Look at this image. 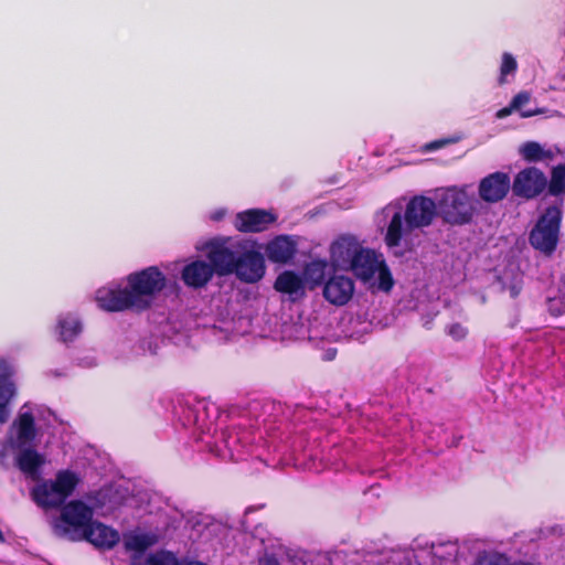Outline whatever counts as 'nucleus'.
Wrapping results in <instances>:
<instances>
[{
  "label": "nucleus",
  "instance_id": "29",
  "mask_svg": "<svg viewBox=\"0 0 565 565\" xmlns=\"http://www.w3.org/2000/svg\"><path fill=\"white\" fill-rule=\"evenodd\" d=\"M521 153L526 161H539L543 158V148L537 142L529 141L523 145Z\"/></svg>",
  "mask_w": 565,
  "mask_h": 565
},
{
  "label": "nucleus",
  "instance_id": "6",
  "mask_svg": "<svg viewBox=\"0 0 565 565\" xmlns=\"http://www.w3.org/2000/svg\"><path fill=\"white\" fill-rule=\"evenodd\" d=\"M437 202L439 214L445 223L460 226L472 222L477 200L470 196L465 189L448 188Z\"/></svg>",
  "mask_w": 565,
  "mask_h": 565
},
{
  "label": "nucleus",
  "instance_id": "9",
  "mask_svg": "<svg viewBox=\"0 0 565 565\" xmlns=\"http://www.w3.org/2000/svg\"><path fill=\"white\" fill-rule=\"evenodd\" d=\"M61 521L64 525L57 526V530L72 541L74 532H84L94 521V510L81 500H73L63 505Z\"/></svg>",
  "mask_w": 565,
  "mask_h": 565
},
{
  "label": "nucleus",
  "instance_id": "35",
  "mask_svg": "<svg viewBox=\"0 0 565 565\" xmlns=\"http://www.w3.org/2000/svg\"><path fill=\"white\" fill-rule=\"evenodd\" d=\"M447 143H448V141H447V140H444V139H441V140H436V141H433L431 143H429V145L427 146V149H429V150H436V149H439V148L444 147V146H445V145H447Z\"/></svg>",
  "mask_w": 565,
  "mask_h": 565
},
{
  "label": "nucleus",
  "instance_id": "34",
  "mask_svg": "<svg viewBox=\"0 0 565 565\" xmlns=\"http://www.w3.org/2000/svg\"><path fill=\"white\" fill-rule=\"evenodd\" d=\"M515 110V108H512V104L510 103L509 106L503 107L497 111V118H505L512 114V111Z\"/></svg>",
  "mask_w": 565,
  "mask_h": 565
},
{
  "label": "nucleus",
  "instance_id": "36",
  "mask_svg": "<svg viewBox=\"0 0 565 565\" xmlns=\"http://www.w3.org/2000/svg\"><path fill=\"white\" fill-rule=\"evenodd\" d=\"M264 565H280V564L276 558H268V559H266Z\"/></svg>",
  "mask_w": 565,
  "mask_h": 565
},
{
  "label": "nucleus",
  "instance_id": "5",
  "mask_svg": "<svg viewBox=\"0 0 565 565\" xmlns=\"http://www.w3.org/2000/svg\"><path fill=\"white\" fill-rule=\"evenodd\" d=\"M79 482L77 475L71 470H61L54 480H44L31 491L33 501L41 508L52 509L63 505Z\"/></svg>",
  "mask_w": 565,
  "mask_h": 565
},
{
  "label": "nucleus",
  "instance_id": "20",
  "mask_svg": "<svg viewBox=\"0 0 565 565\" xmlns=\"http://www.w3.org/2000/svg\"><path fill=\"white\" fill-rule=\"evenodd\" d=\"M278 292L289 296L301 297L306 295L305 279L292 270H285L279 274L274 282Z\"/></svg>",
  "mask_w": 565,
  "mask_h": 565
},
{
  "label": "nucleus",
  "instance_id": "3",
  "mask_svg": "<svg viewBox=\"0 0 565 565\" xmlns=\"http://www.w3.org/2000/svg\"><path fill=\"white\" fill-rule=\"evenodd\" d=\"M345 271H351L361 282L376 288L383 292H390L394 286V279L383 255L375 249L363 247L352 259Z\"/></svg>",
  "mask_w": 565,
  "mask_h": 565
},
{
  "label": "nucleus",
  "instance_id": "32",
  "mask_svg": "<svg viewBox=\"0 0 565 565\" xmlns=\"http://www.w3.org/2000/svg\"><path fill=\"white\" fill-rule=\"evenodd\" d=\"M446 332L455 341H461L468 335V328H466L465 326H462L459 322H455V323L447 326Z\"/></svg>",
  "mask_w": 565,
  "mask_h": 565
},
{
  "label": "nucleus",
  "instance_id": "2",
  "mask_svg": "<svg viewBox=\"0 0 565 565\" xmlns=\"http://www.w3.org/2000/svg\"><path fill=\"white\" fill-rule=\"evenodd\" d=\"M13 426L17 435L10 439V447L17 451L14 463L22 473L36 480L45 465V457L31 446L36 437L34 416L30 412L21 413Z\"/></svg>",
  "mask_w": 565,
  "mask_h": 565
},
{
  "label": "nucleus",
  "instance_id": "31",
  "mask_svg": "<svg viewBox=\"0 0 565 565\" xmlns=\"http://www.w3.org/2000/svg\"><path fill=\"white\" fill-rule=\"evenodd\" d=\"M518 68V63L515 58L510 53H503L502 63L500 67V78L499 83L502 85L505 83V76L514 73Z\"/></svg>",
  "mask_w": 565,
  "mask_h": 565
},
{
  "label": "nucleus",
  "instance_id": "11",
  "mask_svg": "<svg viewBox=\"0 0 565 565\" xmlns=\"http://www.w3.org/2000/svg\"><path fill=\"white\" fill-rule=\"evenodd\" d=\"M514 196L526 201L540 196L547 188V178L536 167H527L519 171L511 182Z\"/></svg>",
  "mask_w": 565,
  "mask_h": 565
},
{
  "label": "nucleus",
  "instance_id": "16",
  "mask_svg": "<svg viewBox=\"0 0 565 565\" xmlns=\"http://www.w3.org/2000/svg\"><path fill=\"white\" fill-rule=\"evenodd\" d=\"M276 220V215L271 212L250 209L236 214L234 226L242 233H260L268 230Z\"/></svg>",
  "mask_w": 565,
  "mask_h": 565
},
{
  "label": "nucleus",
  "instance_id": "10",
  "mask_svg": "<svg viewBox=\"0 0 565 565\" xmlns=\"http://www.w3.org/2000/svg\"><path fill=\"white\" fill-rule=\"evenodd\" d=\"M266 273L264 255L248 246L245 242L237 258L233 275L245 284H256L263 279Z\"/></svg>",
  "mask_w": 565,
  "mask_h": 565
},
{
  "label": "nucleus",
  "instance_id": "13",
  "mask_svg": "<svg viewBox=\"0 0 565 565\" xmlns=\"http://www.w3.org/2000/svg\"><path fill=\"white\" fill-rule=\"evenodd\" d=\"M118 531L99 522L93 521L84 532L72 534V541H87L99 550H110L119 542Z\"/></svg>",
  "mask_w": 565,
  "mask_h": 565
},
{
  "label": "nucleus",
  "instance_id": "12",
  "mask_svg": "<svg viewBox=\"0 0 565 565\" xmlns=\"http://www.w3.org/2000/svg\"><path fill=\"white\" fill-rule=\"evenodd\" d=\"M510 190L512 191L510 175L502 171L486 175L478 185L479 198L489 204L503 201Z\"/></svg>",
  "mask_w": 565,
  "mask_h": 565
},
{
  "label": "nucleus",
  "instance_id": "37",
  "mask_svg": "<svg viewBox=\"0 0 565 565\" xmlns=\"http://www.w3.org/2000/svg\"><path fill=\"white\" fill-rule=\"evenodd\" d=\"M6 542V537L2 533V531L0 530V543H4Z\"/></svg>",
  "mask_w": 565,
  "mask_h": 565
},
{
  "label": "nucleus",
  "instance_id": "21",
  "mask_svg": "<svg viewBox=\"0 0 565 565\" xmlns=\"http://www.w3.org/2000/svg\"><path fill=\"white\" fill-rule=\"evenodd\" d=\"M329 263L326 259H313L303 268L305 282L308 281L312 287L324 284Z\"/></svg>",
  "mask_w": 565,
  "mask_h": 565
},
{
  "label": "nucleus",
  "instance_id": "4",
  "mask_svg": "<svg viewBox=\"0 0 565 565\" xmlns=\"http://www.w3.org/2000/svg\"><path fill=\"white\" fill-rule=\"evenodd\" d=\"M126 280L138 312L148 310L168 282L167 276L157 266L130 273Z\"/></svg>",
  "mask_w": 565,
  "mask_h": 565
},
{
  "label": "nucleus",
  "instance_id": "33",
  "mask_svg": "<svg viewBox=\"0 0 565 565\" xmlns=\"http://www.w3.org/2000/svg\"><path fill=\"white\" fill-rule=\"evenodd\" d=\"M478 565H509L508 559L502 555H494L489 558L481 559Z\"/></svg>",
  "mask_w": 565,
  "mask_h": 565
},
{
  "label": "nucleus",
  "instance_id": "15",
  "mask_svg": "<svg viewBox=\"0 0 565 565\" xmlns=\"http://www.w3.org/2000/svg\"><path fill=\"white\" fill-rule=\"evenodd\" d=\"M364 246L353 235H341L330 246V260L334 268L347 270Z\"/></svg>",
  "mask_w": 565,
  "mask_h": 565
},
{
  "label": "nucleus",
  "instance_id": "19",
  "mask_svg": "<svg viewBox=\"0 0 565 565\" xmlns=\"http://www.w3.org/2000/svg\"><path fill=\"white\" fill-rule=\"evenodd\" d=\"M297 252V245L287 235H278L269 241L265 247V254L269 262L275 264L289 263Z\"/></svg>",
  "mask_w": 565,
  "mask_h": 565
},
{
  "label": "nucleus",
  "instance_id": "25",
  "mask_svg": "<svg viewBox=\"0 0 565 565\" xmlns=\"http://www.w3.org/2000/svg\"><path fill=\"white\" fill-rule=\"evenodd\" d=\"M153 543V539L148 534H134L125 539V547L137 553H143Z\"/></svg>",
  "mask_w": 565,
  "mask_h": 565
},
{
  "label": "nucleus",
  "instance_id": "27",
  "mask_svg": "<svg viewBox=\"0 0 565 565\" xmlns=\"http://www.w3.org/2000/svg\"><path fill=\"white\" fill-rule=\"evenodd\" d=\"M14 370L12 365L4 359H0V391L6 387L17 392L15 383L13 381Z\"/></svg>",
  "mask_w": 565,
  "mask_h": 565
},
{
  "label": "nucleus",
  "instance_id": "23",
  "mask_svg": "<svg viewBox=\"0 0 565 565\" xmlns=\"http://www.w3.org/2000/svg\"><path fill=\"white\" fill-rule=\"evenodd\" d=\"M222 440L230 451L232 459L237 460L241 456L242 438L236 427H231L222 431Z\"/></svg>",
  "mask_w": 565,
  "mask_h": 565
},
{
  "label": "nucleus",
  "instance_id": "24",
  "mask_svg": "<svg viewBox=\"0 0 565 565\" xmlns=\"http://www.w3.org/2000/svg\"><path fill=\"white\" fill-rule=\"evenodd\" d=\"M547 189L551 195L565 194V164H557L551 171V180L547 181Z\"/></svg>",
  "mask_w": 565,
  "mask_h": 565
},
{
  "label": "nucleus",
  "instance_id": "8",
  "mask_svg": "<svg viewBox=\"0 0 565 565\" xmlns=\"http://www.w3.org/2000/svg\"><path fill=\"white\" fill-rule=\"evenodd\" d=\"M244 241L232 237H216L206 245V257L218 277L233 275Z\"/></svg>",
  "mask_w": 565,
  "mask_h": 565
},
{
  "label": "nucleus",
  "instance_id": "7",
  "mask_svg": "<svg viewBox=\"0 0 565 565\" xmlns=\"http://www.w3.org/2000/svg\"><path fill=\"white\" fill-rule=\"evenodd\" d=\"M562 211L555 205L547 206L539 217L529 235L531 246L546 256H551L559 241Z\"/></svg>",
  "mask_w": 565,
  "mask_h": 565
},
{
  "label": "nucleus",
  "instance_id": "28",
  "mask_svg": "<svg viewBox=\"0 0 565 565\" xmlns=\"http://www.w3.org/2000/svg\"><path fill=\"white\" fill-rule=\"evenodd\" d=\"M15 394L17 392H12V390L8 387L0 391V424H4L9 419V405Z\"/></svg>",
  "mask_w": 565,
  "mask_h": 565
},
{
  "label": "nucleus",
  "instance_id": "22",
  "mask_svg": "<svg viewBox=\"0 0 565 565\" xmlns=\"http://www.w3.org/2000/svg\"><path fill=\"white\" fill-rule=\"evenodd\" d=\"M57 329L63 342H72L82 332V323L78 319L66 316L58 319Z\"/></svg>",
  "mask_w": 565,
  "mask_h": 565
},
{
  "label": "nucleus",
  "instance_id": "18",
  "mask_svg": "<svg viewBox=\"0 0 565 565\" xmlns=\"http://www.w3.org/2000/svg\"><path fill=\"white\" fill-rule=\"evenodd\" d=\"M214 274L210 262L195 259L182 268L181 279L185 286L193 289H201L212 280Z\"/></svg>",
  "mask_w": 565,
  "mask_h": 565
},
{
  "label": "nucleus",
  "instance_id": "1",
  "mask_svg": "<svg viewBox=\"0 0 565 565\" xmlns=\"http://www.w3.org/2000/svg\"><path fill=\"white\" fill-rule=\"evenodd\" d=\"M438 214V202L425 195L413 196L406 204L404 214H393L384 237L385 244L388 247L399 246L405 235L431 225Z\"/></svg>",
  "mask_w": 565,
  "mask_h": 565
},
{
  "label": "nucleus",
  "instance_id": "17",
  "mask_svg": "<svg viewBox=\"0 0 565 565\" xmlns=\"http://www.w3.org/2000/svg\"><path fill=\"white\" fill-rule=\"evenodd\" d=\"M354 281L344 275L331 276L323 286V297L334 306H344L353 297Z\"/></svg>",
  "mask_w": 565,
  "mask_h": 565
},
{
  "label": "nucleus",
  "instance_id": "14",
  "mask_svg": "<svg viewBox=\"0 0 565 565\" xmlns=\"http://www.w3.org/2000/svg\"><path fill=\"white\" fill-rule=\"evenodd\" d=\"M96 302L105 311L117 312L132 309L137 311V305L130 294L128 285L125 288H100L96 291Z\"/></svg>",
  "mask_w": 565,
  "mask_h": 565
},
{
  "label": "nucleus",
  "instance_id": "30",
  "mask_svg": "<svg viewBox=\"0 0 565 565\" xmlns=\"http://www.w3.org/2000/svg\"><path fill=\"white\" fill-rule=\"evenodd\" d=\"M147 565H181L171 552L151 554L147 558Z\"/></svg>",
  "mask_w": 565,
  "mask_h": 565
},
{
  "label": "nucleus",
  "instance_id": "26",
  "mask_svg": "<svg viewBox=\"0 0 565 565\" xmlns=\"http://www.w3.org/2000/svg\"><path fill=\"white\" fill-rule=\"evenodd\" d=\"M531 99V94L526 90L518 93L511 100L512 108L520 111L522 118H530L536 115L543 114V109L523 110L522 107L526 105Z\"/></svg>",
  "mask_w": 565,
  "mask_h": 565
}]
</instances>
